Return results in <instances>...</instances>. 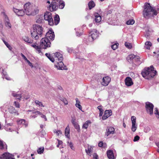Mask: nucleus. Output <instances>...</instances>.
Returning <instances> with one entry per match:
<instances>
[{"mask_svg": "<svg viewBox=\"0 0 159 159\" xmlns=\"http://www.w3.org/2000/svg\"><path fill=\"white\" fill-rule=\"evenodd\" d=\"M59 62H57V64L55 66L57 69L61 70H67V68L66 66H65L62 62V61H59Z\"/></svg>", "mask_w": 159, "mask_h": 159, "instance_id": "obj_10", "label": "nucleus"}, {"mask_svg": "<svg viewBox=\"0 0 159 159\" xmlns=\"http://www.w3.org/2000/svg\"><path fill=\"white\" fill-rule=\"evenodd\" d=\"M44 19L48 21L49 25H54L53 20L52 17V14L50 12L47 11L44 15Z\"/></svg>", "mask_w": 159, "mask_h": 159, "instance_id": "obj_8", "label": "nucleus"}, {"mask_svg": "<svg viewBox=\"0 0 159 159\" xmlns=\"http://www.w3.org/2000/svg\"><path fill=\"white\" fill-rule=\"evenodd\" d=\"M34 102L37 106L38 107H44V106L42 102H40L38 100L35 101Z\"/></svg>", "mask_w": 159, "mask_h": 159, "instance_id": "obj_37", "label": "nucleus"}, {"mask_svg": "<svg viewBox=\"0 0 159 159\" xmlns=\"http://www.w3.org/2000/svg\"><path fill=\"white\" fill-rule=\"evenodd\" d=\"M140 58L139 56L135 55V57L134 58V60L136 61H139Z\"/></svg>", "mask_w": 159, "mask_h": 159, "instance_id": "obj_59", "label": "nucleus"}, {"mask_svg": "<svg viewBox=\"0 0 159 159\" xmlns=\"http://www.w3.org/2000/svg\"><path fill=\"white\" fill-rule=\"evenodd\" d=\"M107 157L109 159H115V157L112 151L111 150L107 151Z\"/></svg>", "mask_w": 159, "mask_h": 159, "instance_id": "obj_24", "label": "nucleus"}, {"mask_svg": "<svg viewBox=\"0 0 159 159\" xmlns=\"http://www.w3.org/2000/svg\"><path fill=\"white\" fill-rule=\"evenodd\" d=\"M24 9L25 13L28 16H34L39 12L37 7L29 2L24 5Z\"/></svg>", "mask_w": 159, "mask_h": 159, "instance_id": "obj_2", "label": "nucleus"}, {"mask_svg": "<svg viewBox=\"0 0 159 159\" xmlns=\"http://www.w3.org/2000/svg\"><path fill=\"white\" fill-rule=\"evenodd\" d=\"M97 108L99 110L100 112L103 111V109H102V107L101 106H98Z\"/></svg>", "mask_w": 159, "mask_h": 159, "instance_id": "obj_57", "label": "nucleus"}, {"mask_svg": "<svg viewBox=\"0 0 159 159\" xmlns=\"http://www.w3.org/2000/svg\"><path fill=\"white\" fill-rule=\"evenodd\" d=\"M18 124V125H21L23 126H24L25 127L28 126V122L25 120L21 119L17 121Z\"/></svg>", "mask_w": 159, "mask_h": 159, "instance_id": "obj_23", "label": "nucleus"}, {"mask_svg": "<svg viewBox=\"0 0 159 159\" xmlns=\"http://www.w3.org/2000/svg\"><path fill=\"white\" fill-rule=\"evenodd\" d=\"M55 59L58 61H62L63 57L62 54L59 52H56L54 54Z\"/></svg>", "mask_w": 159, "mask_h": 159, "instance_id": "obj_20", "label": "nucleus"}, {"mask_svg": "<svg viewBox=\"0 0 159 159\" xmlns=\"http://www.w3.org/2000/svg\"><path fill=\"white\" fill-rule=\"evenodd\" d=\"M31 46L36 50V51L38 53H40V55H41L42 54L41 51V48L40 46L39 47L36 43L32 44Z\"/></svg>", "mask_w": 159, "mask_h": 159, "instance_id": "obj_21", "label": "nucleus"}, {"mask_svg": "<svg viewBox=\"0 0 159 159\" xmlns=\"http://www.w3.org/2000/svg\"><path fill=\"white\" fill-rule=\"evenodd\" d=\"M99 36V33L96 30L94 29L90 32L87 39V42H92Z\"/></svg>", "mask_w": 159, "mask_h": 159, "instance_id": "obj_5", "label": "nucleus"}, {"mask_svg": "<svg viewBox=\"0 0 159 159\" xmlns=\"http://www.w3.org/2000/svg\"><path fill=\"white\" fill-rule=\"evenodd\" d=\"M149 30H147L146 32V34H145V36L146 37V38H148L150 34L149 33Z\"/></svg>", "mask_w": 159, "mask_h": 159, "instance_id": "obj_56", "label": "nucleus"}, {"mask_svg": "<svg viewBox=\"0 0 159 159\" xmlns=\"http://www.w3.org/2000/svg\"><path fill=\"white\" fill-rule=\"evenodd\" d=\"M114 128L112 127H107L106 129V135L108 136L110 134H113L115 132Z\"/></svg>", "mask_w": 159, "mask_h": 159, "instance_id": "obj_16", "label": "nucleus"}, {"mask_svg": "<svg viewBox=\"0 0 159 159\" xmlns=\"http://www.w3.org/2000/svg\"><path fill=\"white\" fill-rule=\"evenodd\" d=\"M46 56L52 62H54L55 59L51 56V55L49 53H46Z\"/></svg>", "mask_w": 159, "mask_h": 159, "instance_id": "obj_42", "label": "nucleus"}, {"mask_svg": "<svg viewBox=\"0 0 159 159\" xmlns=\"http://www.w3.org/2000/svg\"><path fill=\"white\" fill-rule=\"evenodd\" d=\"M132 125L131 130L133 132H135L137 128V125L136 124V118L135 116H133L131 117Z\"/></svg>", "mask_w": 159, "mask_h": 159, "instance_id": "obj_11", "label": "nucleus"}, {"mask_svg": "<svg viewBox=\"0 0 159 159\" xmlns=\"http://www.w3.org/2000/svg\"><path fill=\"white\" fill-rule=\"evenodd\" d=\"M56 2L58 3V6L59 5V8L62 9L65 6L64 2L61 0H56Z\"/></svg>", "mask_w": 159, "mask_h": 159, "instance_id": "obj_27", "label": "nucleus"}, {"mask_svg": "<svg viewBox=\"0 0 159 159\" xmlns=\"http://www.w3.org/2000/svg\"><path fill=\"white\" fill-rule=\"evenodd\" d=\"M153 107L152 104L149 102L146 103V108L147 111L150 115H152L153 113Z\"/></svg>", "mask_w": 159, "mask_h": 159, "instance_id": "obj_9", "label": "nucleus"}, {"mask_svg": "<svg viewBox=\"0 0 159 159\" xmlns=\"http://www.w3.org/2000/svg\"><path fill=\"white\" fill-rule=\"evenodd\" d=\"M119 44L118 43H116L111 45V47L112 49L114 50H116L118 48Z\"/></svg>", "mask_w": 159, "mask_h": 159, "instance_id": "obj_48", "label": "nucleus"}, {"mask_svg": "<svg viewBox=\"0 0 159 159\" xmlns=\"http://www.w3.org/2000/svg\"><path fill=\"white\" fill-rule=\"evenodd\" d=\"M41 117L42 118H44V119H45V121H47V118H46V116L44 115H43V114H41Z\"/></svg>", "mask_w": 159, "mask_h": 159, "instance_id": "obj_61", "label": "nucleus"}, {"mask_svg": "<svg viewBox=\"0 0 159 159\" xmlns=\"http://www.w3.org/2000/svg\"><path fill=\"white\" fill-rule=\"evenodd\" d=\"M88 4L89 9H92L95 6V4L93 1H90Z\"/></svg>", "mask_w": 159, "mask_h": 159, "instance_id": "obj_36", "label": "nucleus"}, {"mask_svg": "<svg viewBox=\"0 0 159 159\" xmlns=\"http://www.w3.org/2000/svg\"><path fill=\"white\" fill-rule=\"evenodd\" d=\"M155 114L156 115H157L158 116H157V117L158 118H159V112L158 111V109L157 108H155Z\"/></svg>", "mask_w": 159, "mask_h": 159, "instance_id": "obj_55", "label": "nucleus"}, {"mask_svg": "<svg viewBox=\"0 0 159 159\" xmlns=\"http://www.w3.org/2000/svg\"><path fill=\"white\" fill-rule=\"evenodd\" d=\"M73 125L74 126L75 128L77 130L78 132H80V126L77 123V122L75 123H74V124H73Z\"/></svg>", "mask_w": 159, "mask_h": 159, "instance_id": "obj_43", "label": "nucleus"}, {"mask_svg": "<svg viewBox=\"0 0 159 159\" xmlns=\"http://www.w3.org/2000/svg\"><path fill=\"white\" fill-rule=\"evenodd\" d=\"M61 100L64 102L65 105L68 104V102L66 99L65 98H62Z\"/></svg>", "mask_w": 159, "mask_h": 159, "instance_id": "obj_52", "label": "nucleus"}, {"mask_svg": "<svg viewBox=\"0 0 159 159\" xmlns=\"http://www.w3.org/2000/svg\"><path fill=\"white\" fill-rule=\"evenodd\" d=\"M44 32L43 29L41 26L34 25L33 26V30L31 31V35L33 39L37 40L42 37Z\"/></svg>", "mask_w": 159, "mask_h": 159, "instance_id": "obj_1", "label": "nucleus"}, {"mask_svg": "<svg viewBox=\"0 0 159 159\" xmlns=\"http://www.w3.org/2000/svg\"><path fill=\"white\" fill-rule=\"evenodd\" d=\"M95 17V21L96 23H99L102 20V17L98 13H96L94 14Z\"/></svg>", "mask_w": 159, "mask_h": 159, "instance_id": "obj_22", "label": "nucleus"}, {"mask_svg": "<svg viewBox=\"0 0 159 159\" xmlns=\"http://www.w3.org/2000/svg\"><path fill=\"white\" fill-rule=\"evenodd\" d=\"M21 55L22 57L26 61L27 60H28L26 58V57L25 56V55H24L22 53H21Z\"/></svg>", "mask_w": 159, "mask_h": 159, "instance_id": "obj_60", "label": "nucleus"}, {"mask_svg": "<svg viewBox=\"0 0 159 159\" xmlns=\"http://www.w3.org/2000/svg\"><path fill=\"white\" fill-rule=\"evenodd\" d=\"M4 20L6 26L7 27H8L9 28H11V25L9 22V20L7 16H5Z\"/></svg>", "mask_w": 159, "mask_h": 159, "instance_id": "obj_28", "label": "nucleus"}, {"mask_svg": "<svg viewBox=\"0 0 159 159\" xmlns=\"http://www.w3.org/2000/svg\"><path fill=\"white\" fill-rule=\"evenodd\" d=\"M85 151L90 156L91 155V153L93 152V148L90 146L87 149H85Z\"/></svg>", "mask_w": 159, "mask_h": 159, "instance_id": "obj_35", "label": "nucleus"}, {"mask_svg": "<svg viewBox=\"0 0 159 159\" xmlns=\"http://www.w3.org/2000/svg\"><path fill=\"white\" fill-rule=\"evenodd\" d=\"M2 74H3V76H2V77L3 79L5 78L7 80H10V78L7 75V73L6 72L3 71L2 72Z\"/></svg>", "mask_w": 159, "mask_h": 159, "instance_id": "obj_40", "label": "nucleus"}, {"mask_svg": "<svg viewBox=\"0 0 159 159\" xmlns=\"http://www.w3.org/2000/svg\"><path fill=\"white\" fill-rule=\"evenodd\" d=\"M134 23V21L132 19L129 20L127 21L126 23L128 25H133Z\"/></svg>", "mask_w": 159, "mask_h": 159, "instance_id": "obj_47", "label": "nucleus"}, {"mask_svg": "<svg viewBox=\"0 0 159 159\" xmlns=\"http://www.w3.org/2000/svg\"><path fill=\"white\" fill-rule=\"evenodd\" d=\"M26 61L28 63V64L30 66H31L32 67H33V66L32 65L31 63L30 62V61L29 60H27Z\"/></svg>", "mask_w": 159, "mask_h": 159, "instance_id": "obj_62", "label": "nucleus"}, {"mask_svg": "<svg viewBox=\"0 0 159 159\" xmlns=\"http://www.w3.org/2000/svg\"><path fill=\"white\" fill-rule=\"evenodd\" d=\"M7 145L5 143L4 144L3 142L0 140V149H7Z\"/></svg>", "mask_w": 159, "mask_h": 159, "instance_id": "obj_33", "label": "nucleus"}, {"mask_svg": "<svg viewBox=\"0 0 159 159\" xmlns=\"http://www.w3.org/2000/svg\"><path fill=\"white\" fill-rule=\"evenodd\" d=\"M139 138H140L139 136L136 135L134 137L133 141L134 142L137 141L139 140Z\"/></svg>", "mask_w": 159, "mask_h": 159, "instance_id": "obj_54", "label": "nucleus"}, {"mask_svg": "<svg viewBox=\"0 0 159 159\" xmlns=\"http://www.w3.org/2000/svg\"><path fill=\"white\" fill-rule=\"evenodd\" d=\"M82 34L81 33H79L77 32H76V34L77 36H80Z\"/></svg>", "mask_w": 159, "mask_h": 159, "instance_id": "obj_63", "label": "nucleus"}, {"mask_svg": "<svg viewBox=\"0 0 159 159\" xmlns=\"http://www.w3.org/2000/svg\"><path fill=\"white\" fill-rule=\"evenodd\" d=\"M11 95L14 97L16 98L17 99H18L19 101L21 100V99H28L29 98L28 97H24L23 96H21L20 93H17L14 91H12L11 92Z\"/></svg>", "mask_w": 159, "mask_h": 159, "instance_id": "obj_12", "label": "nucleus"}, {"mask_svg": "<svg viewBox=\"0 0 159 159\" xmlns=\"http://www.w3.org/2000/svg\"><path fill=\"white\" fill-rule=\"evenodd\" d=\"M125 85L128 87L130 86L133 85V82L132 79L129 77H127L125 80Z\"/></svg>", "mask_w": 159, "mask_h": 159, "instance_id": "obj_18", "label": "nucleus"}, {"mask_svg": "<svg viewBox=\"0 0 159 159\" xmlns=\"http://www.w3.org/2000/svg\"><path fill=\"white\" fill-rule=\"evenodd\" d=\"M3 43H4L5 45L7 47V48L9 49V50H11L12 49V47L10 46V45L7 42H6L5 41L3 40Z\"/></svg>", "mask_w": 159, "mask_h": 159, "instance_id": "obj_45", "label": "nucleus"}, {"mask_svg": "<svg viewBox=\"0 0 159 159\" xmlns=\"http://www.w3.org/2000/svg\"><path fill=\"white\" fill-rule=\"evenodd\" d=\"M9 111L11 113L14 115H18L19 114L16 110L13 107L10 106L8 108Z\"/></svg>", "mask_w": 159, "mask_h": 159, "instance_id": "obj_26", "label": "nucleus"}, {"mask_svg": "<svg viewBox=\"0 0 159 159\" xmlns=\"http://www.w3.org/2000/svg\"><path fill=\"white\" fill-rule=\"evenodd\" d=\"M23 40L25 41L28 43H31L33 42V40L30 39L28 37H25L23 38Z\"/></svg>", "mask_w": 159, "mask_h": 159, "instance_id": "obj_39", "label": "nucleus"}, {"mask_svg": "<svg viewBox=\"0 0 159 159\" xmlns=\"http://www.w3.org/2000/svg\"><path fill=\"white\" fill-rule=\"evenodd\" d=\"M125 45L127 48L129 49H131L132 47V45L131 43H129L126 42L125 43Z\"/></svg>", "mask_w": 159, "mask_h": 159, "instance_id": "obj_46", "label": "nucleus"}, {"mask_svg": "<svg viewBox=\"0 0 159 159\" xmlns=\"http://www.w3.org/2000/svg\"><path fill=\"white\" fill-rule=\"evenodd\" d=\"M68 146L72 150H74L75 148L73 146V144H72V143L71 142H68Z\"/></svg>", "mask_w": 159, "mask_h": 159, "instance_id": "obj_51", "label": "nucleus"}, {"mask_svg": "<svg viewBox=\"0 0 159 159\" xmlns=\"http://www.w3.org/2000/svg\"><path fill=\"white\" fill-rule=\"evenodd\" d=\"M135 55L133 54L129 55L126 58L127 60L129 62H131L133 59L134 60Z\"/></svg>", "mask_w": 159, "mask_h": 159, "instance_id": "obj_29", "label": "nucleus"}, {"mask_svg": "<svg viewBox=\"0 0 159 159\" xmlns=\"http://www.w3.org/2000/svg\"><path fill=\"white\" fill-rule=\"evenodd\" d=\"M51 43L48 38H44L41 40L40 44V47L43 49H46L50 47Z\"/></svg>", "mask_w": 159, "mask_h": 159, "instance_id": "obj_7", "label": "nucleus"}, {"mask_svg": "<svg viewBox=\"0 0 159 159\" xmlns=\"http://www.w3.org/2000/svg\"><path fill=\"white\" fill-rule=\"evenodd\" d=\"M158 147V149H157V152L159 153V142L158 143H157V144Z\"/></svg>", "mask_w": 159, "mask_h": 159, "instance_id": "obj_64", "label": "nucleus"}, {"mask_svg": "<svg viewBox=\"0 0 159 159\" xmlns=\"http://www.w3.org/2000/svg\"><path fill=\"white\" fill-rule=\"evenodd\" d=\"M93 156V159H98V156L96 153H94Z\"/></svg>", "mask_w": 159, "mask_h": 159, "instance_id": "obj_58", "label": "nucleus"}, {"mask_svg": "<svg viewBox=\"0 0 159 159\" xmlns=\"http://www.w3.org/2000/svg\"><path fill=\"white\" fill-rule=\"evenodd\" d=\"M157 71L154 70L152 66L145 68L141 73L142 75L145 79L149 80L153 78L156 74Z\"/></svg>", "mask_w": 159, "mask_h": 159, "instance_id": "obj_3", "label": "nucleus"}, {"mask_svg": "<svg viewBox=\"0 0 159 159\" xmlns=\"http://www.w3.org/2000/svg\"><path fill=\"white\" fill-rule=\"evenodd\" d=\"M46 37L48 38V39H49L51 40H53L54 38L55 35L54 32L52 30H49L47 32L45 35Z\"/></svg>", "mask_w": 159, "mask_h": 159, "instance_id": "obj_15", "label": "nucleus"}, {"mask_svg": "<svg viewBox=\"0 0 159 159\" xmlns=\"http://www.w3.org/2000/svg\"><path fill=\"white\" fill-rule=\"evenodd\" d=\"M112 114V111L111 110H106L104 113V114L102 117L103 120L106 119L109 117L111 116Z\"/></svg>", "mask_w": 159, "mask_h": 159, "instance_id": "obj_17", "label": "nucleus"}, {"mask_svg": "<svg viewBox=\"0 0 159 159\" xmlns=\"http://www.w3.org/2000/svg\"><path fill=\"white\" fill-rule=\"evenodd\" d=\"M91 122L90 120H87L85 123L83 125L82 128L87 129L89 125L90 124Z\"/></svg>", "mask_w": 159, "mask_h": 159, "instance_id": "obj_32", "label": "nucleus"}, {"mask_svg": "<svg viewBox=\"0 0 159 159\" xmlns=\"http://www.w3.org/2000/svg\"><path fill=\"white\" fill-rule=\"evenodd\" d=\"M14 11L17 15L19 16H23L25 13V11L23 10H19L16 8L13 9Z\"/></svg>", "mask_w": 159, "mask_h": 159, "instance_id": "obj_19", "label": "nucleus"}, {"mask_svg": "<svg viewBox=\"0 0 159 159\" xmlns=\"http://www.w3.org/2000/svg\"><path fill=\"white\" fill-rule=\"evenodd\" d=\"M98 146L99 147H102L105 148L107 147V145L106 143H103L102 142H100L98 143Z\"/></svg>", "mask_w": 159, "mask_h": 159, "instance_id": "obj_49", "label": "nucleus"}, {"mask_svg": "<svg viewBox=\"0 0 159 159\" xmlns=\"http://www.w3.org/2000/svg\"><path fill=\"white\" fill-rule=\"evenodd\" d=\"M13 157L12 154L8 152H6L0 157V159H15Z\"/></svg>", "mask_w": 159, "mask_h": 159, "instance_id": "obj_13", "label": "nucleus"}, {"mask_svg": "<svg viewBox=\"0 0 159 159\" xmlns=\"http://www.w3.org/2000/svg\"><path fill=\"white\" fill-rule=\"evenodd\" d=\"M145 48L147 49H149L152 46V43L150 41H147L145 43Z\"/></svg>", "mask_w": 159, "mask_h": 159, "instance_id": "obj_38", "label": "nucleus"}, {"mask_svg": "<svg viewBox=\"0 0 159 159\" xmlns=\"http://www.w3.org/2000/svg\"><path fill=\"white\" fill-rule=\"evenodd\" d=\"M75 100L76 101V103L75 104L76 107L78 108L80 110H82V107L80 104V102L79 100L78 99V98H76L75 99Z\"/></svg>", "mask_w": 159, "mask_h": 159, "instance_id": "obj_30", "label": "nucleus"}, {"mask_svg": "<svg viewBox=\"0 0 159 159\" xmlns=\"http://www.w3.org/2000/svg\"><path fill=\"white\" fill-rule=\"evenodd\" d=\"M46 6L48 9L51 11H56L58 8V3L56 2V0H54L51 3L50 1H47Z\"/></svg>", "mask_w": 159, "mask_h": 159, "instance_id": "obj_6", "label": "nucleus"}, {"mask_svg": "<svg viewBox=\"0 0 159 159\" xmlns=\"http://www.w3.org/2000/svg\"><path fill=\"white\" fill-rule=\"evenodd\" d=\"M111 81V78L108 76H106L102 78V81L101 82L102 85L104 86H107Z\"/></svg>", "mask_w": 159, "mask_h": 159, "instance_id": "obj_14", "label": "nucleus"}, {"mask_svg": "<svg viewBox=\"0 0 159 159\" xmlns=\"http://www.w3.org/2000/svg\"><path fill=\"white\" fill-rule=\"evenodd\" d=\"M44 150V148L43 147H41L39 148L37 150L38 153L41 154L43 153Z\"/></svg>", "mask_w": 159, "mask_h": 159, "instance_id": "obj_44", "label": "nucleus"}, {"mask_svg": "<svg viewBox=\"0 0 159 159\" xmlns=\"http://www.w3.org/2000/svg\"><path fill=\"white\" fill-rule=\"evenodd\" d=\"M53 132L54 134H56L58 136L60 135H61L62 134L61 131V130H57V129H54L53 130Z\"/></svg>", "mask_w": 159, "mask_h": 159, "instance_id": "obj_41", "label": "nucleus"}, {"mask_svg": "<svg viewBox=\"0 0 159 159\" xmlns=\"http://www.w3.org/2000/svg\"><path fill=\"white\" fill-rule=\"evenodd\" d=\"M28 112V113H29V112H31V114L32 113H37L38 114L41 115L42 114V113L39 111H36V112H34L32 111L31 110H28L27 111Z\"/></svg>", "mask_w": 159, "mask_h": 159, "instance_id": "obj_50", "label": "nucleus"}, {"mask_svg": "<svg viewBox=\"0 0 159 159\" xmlns=\"http://www.w3.org/2000/svg\"><path fill=\"white\" fill-rule=\"evenodd\" d=\"M70 128L69 126H67L65 129V135L68 138L69 136Z\"/></svg>", "mask_w": 159, "mask_h": 159, "instance_id": "obj_34", "label": "nucleus"}, {"mask_svg": "<svg viewBox=\"0 0 159 159\" xmlns=\"http://www.w3.org/2000/svg\"><path fill=\"white\" fill-rule=\"evenodd\" d=\"M43 21V15L37 16L36 18V22L38 23H41Z\"/></svg>", "mask_w": 159, "mask_h": 159, "instance_id": "obj_25", "label": "nucleus"}, {"mask_svg": "<svg viewBox=\"0 0 159 159\" xmlns=\"http://www.w3.org/2000/svg\"><path fill=\"white\" fill-rule=\"evenodd\" d=\"M54 23L55 25H57L59 22L60 18L58 15H56L54 17Z\"/></svg>", "mask_w": 159, "mask_h": 159, "instance_id": "obj_31", "label": "nucleus"}, {"mask_svg": "<svg viewBox=\"0 0 159 159\" xmlns=\"http://www.w3.org/2000/svg\"><path fill=\"white\" fill-rule=\"evenodd\" d=\"M14 104L16 108H19L20 107V104L18 102H14Z\"/></svg>", "mask_w": 159, "mask_h": 159, "instance_id": "obj_53", "label": "nucleus"}, {"mask_svg": "<svg viewBox=\"0 0 159 159\" xmlns=\"http://www.w3.org/2000/svg\"><path fill=\"white\" fill-rule=\"evenodd\" d=\"M143 10V15L145 17L150 16L153 15L156 16L157 14L156 11L152 7L149 3H146L144 6Z\"/></svg>", "mask_w": 159, "mask_h": 159, "instance_id": "obj_4", "label": "nucleus"}]
</instances>
